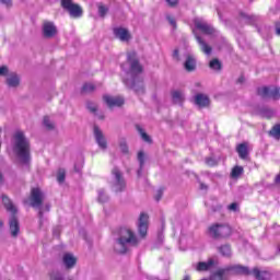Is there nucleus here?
<instances>
[{
  "label": "nucleus",
  "instance_id": "obj_52",
  "mask_svg": "<svg viewBox=\"0 0 280 280\" xmlns=\"http://www.w3.org/2000/svg\"><path fill=\"white\" fill-rule=\"evenodd\" d=\"M51 210V205H49V203H46L45 206H44V208H43V211L45 212V211H50Z\"/></svg>",
  "mask_w": 280,
  "mask_h": 280
},
{
  "label": "nucleus",
  "instance_id": "obj_17",
  "mask_svg": "<svg viewBox=\"0 0 280 280\" xmlns=\"http://www.w3.org/2000/svg\"><path fill=\"white\" fill-rule=\"evenodd\" d=\"M215 266V260L213 258H209L208 261H200L196 266L197 272H207V270H211Z\"/></svg>",
  "mask_w": 280,
  "mask_h": 280
},
{
  "label": "nucleus",
  "instance_id": "obj_9",
  "mask_svg": "<svg viewBox=\"0 0 280 280\" xmlns=\"http://www.w3.org/2000/svg\"><path fill=\"white\" fill-rule=\"evenodd\" d=\"M257 95L262 100H280V89L279 88H269V86H261L257 88Z\"/></svg>",
  "mask_w": 280,
  "mask_h": 280
},
{
  "label": "nucleus",
  "instance_id": "obj_10",
  "mask_svg": "<svg viewBox=\"0 0 280 280\" xmlns=\"http://www.w3.org/2000/svg\"><path fill=\"white\" fill-rule=\"evenodd\" d=\"M192 23L196 30H199V32H201L202 34H206V36H211V34L215 33V30L213 28V26L207 23V21H205V19L202 18H195L192 20Z\"/></svg>",
  "mask_w": 280,
  "mask_h": 280
},
{
  "label": "nucleus",
  "instance_id": "obj_26",
  "mask_svg": "<svg viewBox=\"0 0 280 280\" xmlns=\"http://www.w3.org/2000/svg\"><path fill=\"white\" fill-rule=\"evenodd\" d=\"M109 200H110V197L108 196V194H106V189L101 188L97 190V202H100L101 205H104Z\"/></svg>",
  "mask_w": 280,
  "mask_h": 280
},
{
  "label": "nucleus",
  "instance_id": "obj_13",
  "mask_svg": "<svg viewBox=\"0 0 280 280\" xmlns=\"http://www.w3.org/2000/svg\"><path fill=\"white\" fill-rule=\"evenodd\" d=\"M103 100L105 104H107L108 108H115V107H121L124 106V97L121 96H110V95H104Z\"/></svg>",
  "mask_w": 280,
  "mask_h": 280
},
{
  "label": "nucleus",
  "instance_id": "obj_36",
  "mask_svg": "<svg viewBox=\"0 0 280 280\" xmlns=\"http://www.w3.org/2000/svg\"><path fill=\"white\" fill-rule=\"evenodd\" d=\"M86 108L90 110V113H93V115H97V105L91 101L86 103Z\"/></svg>",
  "mask_w": 280,
  "mask_h": 280
},
{
  "label": "nucleus",
  "instance_id": "obj_1",
  "mask_svg": "<svg viewBox=\"0 0 280 280\" xmlns=\"http://www.w3.org/2000/svg\"><path fill=\"white\" fill-rule=\"evenodd\" d=\"M148 214L140 213L138 219V235L130 228H119L113 233V240L118 246H139L148 237Z\"/></svg>",
  "mask_w": 280,
  "mask_h": 280
},
{
  "label": "nucleus",
  "instance_id": "obj_57",
  "mask_svg": "<svg viewBox=\"0 0 280 280\" xmlns=\"http://www.w3.org/2000/svg\"><path fill=\"white\" fill-rule=\"evenodd\" d=\"M74 172H80V167L78 166V164H74Z\"/></svg>",
  "mask_w": 280,
  "mask_h": 280
},
{
  "label": "nucleus",
  "instance_id": "obj_62",
  "mask_svg": "<svg viewBox=\"0 0 280 280\" xmlns=\"http://www.w3.org/2000/svg\"><path fill=\"white\" fill-rule=\"evenodd\" d=\"M278 252L280 253V246L278 247Z\"/></svg>",
  "mask_w": 280,
  "mask_h": 280
},
{
  "label": "nucleus",
  "instance_id": "obj_8",
  "mask_svg": "<svg viewBox=\"0 0 280 280\" xmlns=\"http://www.w3.org/2000/svg\"><path fill=\"white\" fill-rule=\"evenodd\" d=\"M112 175L114 176V182L112 184V189L115 194H119L126 189V179L124 178V174L117 167H114L112 171Z\"/></svg>",
  "mask_w": 280,
  "mask_h": 280
},
{
  "label": "nucleus",
  "instance_id": "obj_50",
  "mask_svg": "<svg viewBox=\"0 0 280 280\" xmlns=\"http://www.w3.org/2000/svg\"><path fill=\"white\" fill-rule=\"evenodd\" d=\"M173 58H176L177 60H180L178 49H175V50L173 51Z\"/></svg>",
  "mask_w": 280,
  "mask_h": 280
},
{
  "label": "nucleus",
  "instance_id": "obj_7",
  "mask_svg": "<svg viewBox=\"0 0 280 280\" xmlns=\"http://www.w3.org/2000/svg\"><path fill=\"white\" fill-rule=\"evenodd\" d=\"M61 8L70 14L71 19H82L84 14L82 7L73 3V0H61Z\"/></svg>",
  "mask_w": 280,
  "mask_h": 280
},
{
  "label": "nucleus",
  "instance_id": "obj_3",
  "mask_svg": "<svg viewBox=\"0 0 280 280\" xmlns=\"http://www.w3.org/2000/svg\"><path fill=\"white\" fill-rule=\"evenodd\" d=\"M13 152L22 165L32 163V143L23 131L13 135Z\"/></svg>",
  "mask_w": 280,
  "mask_h": 280
},
{
  "label": "nucleus",
  "instance_id": "obj_59",
  "mask_svg": "<svg viewBox=\"0 0 280 280\" xmlns=\"http://www.w3.org/2000/svg\"><path fill=\"white\" fill-rule=\"evenodd\" d=\"M183 280H191V278L186 275Z\"/></svg>",
  "mask_w": 280,
  "mask_h": 280
},
{
  "label": "nucleus",
  "instance_id": "obj_28",
  "mask_svg": "<svg viewBox=\"0 0 280 280\" xmlns=\"http://www.w3.org/2000/svg\"><path fill=\"white\" fill-rule=\"evenodd\" d=\"M136 130L139 132L141 139L145 141V143H152V138L145 133V130L141 128V126L137 125Z\"/></svg>",
  "mask_w": 280,
  "mask_h": 280
},
{
  "label": "nucleus",
  "instance_id": "obj_40",
  "mask_svg": "<svg viewBox=\"0 0 280 280\" xmlns=\"http://www.w3.org/2000/svg\"><path fill=\"white\" fill-rule=\"evenodd\" d=\"M206 164H208L209 167H215V165H218V160L214 158H206Z\"/></svg>",
  "mask_w": 280,
  "mask_h": 280
},
{
  "label": "nucleus",
  "instance_id": "obj_4",
  "mask_svg": "<svg viewBox=\"0 0 280 280\" xmlns=\"http://www.w3.org/2000/svg\"><path fill=\"white\" fill-rule=\"evenodd\" d=\"M1 200L4 209L11 213L9 218V229L12 237H16L19 235V232L21 231V226L19 224V217H16V213H19V209H16L15 205L12 202L10 197L8 195H1Z\"/></svg>",
  "mask_w": 280,
  "mask_h": 280
},
{
  "label": "nucleus",
  "instance_id": "obj_48",
  "mask_svg": "<svg viewBox=\"0 0 280 280\" xmlns=\"http://www.w3.org/2000/svg\"><path fill=\"white\" fill-rule=\"evenodd\" d=\"M170 8H176L178 0H165Z\"/></svg>",
  "mask_w": 280,
  "mask_h": 280
},
{
  "label": "nucleus",
  "instance_id": "obj_60",
  "mask_svg": "<svg viewBox=\"0 0 280 280\" xmlns=\"http://www.w3.org/2000/svg\"><path fill=\"white\" fill-rule=\"evenodd\" d=\"M258 33L261 34V28H258Z\"/></svg>",
  "mask_w": 280,
  "mask_h": 280
},
{
  "label": "nucleus",
  "instance_id": "obj_30",
  "mask_svg": "<svg viewBox=\"0 0 280 280\" xmlns=\"http://www.w3.org/2000/svg\"><path fill=\"white\" fill-rule=\"evenodd\" d=\"M118 145H119L120 151L122 152V154H128L129 148H128V142L126 141V138H120L118 140Z\"/></svg>",
  "mask_w": 280,
  "mask_h": 280
},
{
  "label": "nucleus",
  "instance_id": "obj_35",
  "mask_svg": "<svg viewBox=\"0 0 280 280\" xmlns=\"http://www.w3.org/2000/svg\"><path fill=\"white\" fill-rule=\"evenodd\" d=\"M65 178H67V172L65 171V168H59L57 173L58 183H65Z\"/></svg>",
  "mask_w": 280,
  "mask_h": 280
},
{
  "label": "nucleus",
  "instance_id": "obj_39",
  "mask_svg": "<svg viewBox=\"0 0 280 280\" xmlns=\"http://www.w3.org/2000/svg\"><path fill=\"white\" fill-rule=\"evenodd\" d=\"M130 249L128 248V246H117L115 247V253H117V255H126V253H128Z\"/></svg>",
  "mask_w": 280,
  "mask_h": 280
},
{
  "label": "nucleus",
  "instance_id": "obj_51",
  "mask_svg": "<svg viewBox=\"0 0 280 280\" xmlns=\"http://www.w3.org/2000/svg\"><path fill=\"white\" fill-rule=\"evenodd\" d=\"M276 34L280 36V22H276Z\"/></svg>",
  "mask_w": 280,
  "mask_h": 280
},
{
  "label": "nucleus",
  "instance_id": "obj_23",
  "mask_svg": "<svg viewBox=\"0 0 280 280\" xmlns=\"http://www.w3.org/2000/svg\"><path fill=\"white\" fill-rule=\"evenodd\" d=\"M138 162H139V168L137 171L138 178H141L143 174V167L145 166V153L143 151H140L138 153Z\"/></svg>",
  "mask_w": 280,
  "mask_h": 280
},
{
  "label": "nucleus",
  "instance_id": "obj_18",
  "mask_svg": "<svg viewBox=\"0 0 280 280\" xmlns=\"http://www.w3.org/2000/svg\"><path fill=\"white\" fill-rule=\"evenodd\" d=\"M256 115L264 117L265 119H271L275 116V110L268 106H258L256 108Z\"/></svg>",
  "mask_w": 280,
  "mask_h": 280
},
{
  "label": "nucleus",
  "instance_id": "obj_5",
  "mask_svg": "<svg viewBox=\"0 0 280 280\" xmlns=\"http://www.w3.org/2000/svg\"><path fill=\"white\" fill-rule=\"evenodd\" d=\"M43 202H45V192L39 187H34L31 189L30 206L33 209H38L37 218L39 220V229H43L46 220L43 211Z\"/></svg>",
  "mask_w": 280,
  "mask_h": 280
},
{
  "label": "nucleus",
  "instance_id": "obj_58",
  "mask_svg": "<svg viewBox=\"0 0 280 280\" xmlns=\"http://www.w3.org/2000/svg\"><path fill=\"white\" fill-rule=\"evenodd\" d=\"M179 250H182V253H185V250H187V247H179Z\"/></svg>",
  "mask_w": 280,
  "mask_h": 280
},
{
  "label": "nucleus",
  "instance_id": "obj_41",
  "mask_svg": "<svg viewBox=\"0 0 280 280\" xmlns=\"http://www.w3.org/2000/svg\"><path fill=\"white\" fill-rule=\"evenodd\" d=\"M228 210L237 213V211H240V205L237 202H232L228 206Z\"/></svg>",
  "mask_w": 280,
  "mask_h": 280
},
{
  "label": "nucleus",
  "instance_id": "obj_53",
  "mask_svg": "<svg viewBox=\"0 0 280 280\" xmlns=\"http://www.w3.org/2000/svg\"><path fill=\"white\" fill-rule=\"evenodd\" d=\"M200 189L207 190V189H209V186H207L205 183H200Z\"/></svg>",
  "mask_w": 280,
  "mask_h": 280
},
{
  "label": "nucleus",
  "instance_id": "obj_6",
  "mask_svg": "<svg viewBox=\"0 0 280 280\" xmlns=\"http://www.w3.org/2000/svg\"><path fill=\"white\" fill-rule=\"evenodd\" d=\"M232 233L233 228L229 223H213L208 229V235L212 240H226V237H231Z\"/></svg>",
  "mask_w": 280,
  "mask_h": 280
},
{
  "label": "nucleus",
  "instance_id": "obj_2",
  "mask_svg": "<svg viewBox=\"0 0 280 280\" xmlns=\"http://www.w3.org/2000/svg\"><path fill=\"white\" fill-rule=\"evenodd\" d=\"M120 67L126 75H129V78L122 80L125 86L135 91L137 95H143V93H145L143 77H141V73H143V66L139 61L137 52H128L127 62L122 63Z\"/></svg>",
  "mask_w": 280,
  "mask_h": 280
},
{
  "label": "nucleus",
  "instance_id": "obj_54",
  "mask_svg": "<svg viewBox=\"0 0 280 280\" xmlns=\"http://www.w3.org/2000/svg\"><path fill=\"white\" fill-rule=\"evenodd\" d=\"M236 82H237V84H244V82H245L244 77H240Z\"/></svg>",
  "mask_w": 280,
  "mask_h": 280
},
{
  "label": "nucleus",
  "instance_id": "obj_24",
  "mask_svg": "<svg viewBox=\"0 0 280 280\" xmlns=\"http://www.w3.org/2000/svg\"><path fill=\"white\" fill-rule=\"evenodd\" d=\"M7 84L11 89H16V86L21 84V79H19V75L16 73H12L7 78Z\"/></svg>",
  "mask_w": 280,
  "mask_h": 280
},
{
  "label": "nucleus",
  "instance_id": "obj_25",
  "mask_svg": "<svg viewBox=\"0 0 280 280\" xmlns=\"http://www.w3.org/2000/svg\"><path fill=\"white\" fill-rule=\"evenodd\" d=\"M172 100L173 104H178L179 106H183V102H185V95L180 91H173Z\"/></svg>",
  "mask_w": 280,
  "mask_h": 280
},
{
  "label": "nucleus",
  "instance_id": "obj_29",
  "mask_svg": "<svg viewBox=\"0 0 280 280\" xmlns=\"http://www.w3.org/2000/svg\"><path fill=\"white\" fill-rule=\"evenodd\" d=\"M244 174V167L242 166H234L231 172L232 178H240Z\"/></svg>",
  "mask_w": 280,
  "mask_h": 280
},
{
  "label": "nucleus",
  "instance_id": "obj_34",
  "mask_svg": "<svg viewBox=\"0 0 280 280\" xmlns=\"http://www.w3.org/2000/svg\"><path fill=\"white\" fill-rule=\"evenodd\" d=\"M155 243L158 245L165 244V234H163V229L158 231Z\"/></svg>",
  "mask_w": 280,
  "mask_h": 280
},
{
  "label": "nucleus",
  "instance_id": "obj_61",
  "mask_svg": "<svg viewBox=\"0 0 280 280\" xmlns=\"http://www.w3.org/2000/svg\"><path fill=\"white\" fill-rule=\"evenodd\" d=\"M273 229H277V224H273Z\"/></svg>",
  "mask_w": 280,
  "mask_h": 280
},
{
  "label": "nucleus",
  "instance_id": "obj_11",
  "mask_svg": "<svg viewBox=\"0 0 280 280\" xmlns=\"http://www.w3.org/2000/svg\"><path fill=\"white\" fill-rule=\"evenodd\" d=\"M42 34L44 38H54L58 34V27L54 22L45 21L42 26Z\"/></svg>",
  "mask_w": 280,
  "mask_h": 280
},
{
  "label": "nucleus",
  "instance_id": "obj_44",
  "mask_svg": "<svg viewBox=\"0 0 280 280\" xmlns=\"http://www.w3.org/2000/svg\"><path fill=\"white\" fill-rule=\"evenodd\" d=\"M9 73L8 66H1L0 67V75L5 77Z\"/></svg>",
  "mask_w": 280,
  "mask_h": 280
},
{
  "label": "nucleus",
  "instance_id": "obj_42",
  "mask_svg": "<svg viewBox=\"0 0 280 280\" xmlns=\"http://www.w3.org/2000/svg\"><path fill=\"white\" fill-rule=\"evenodd\" d=\"M62 232V226L60 225H56L54 229H52V235L54 237H60V233Z\"/></svg>",
  "mask_w": 280,
  "mask_h": 280
},
{
  "label": "nucleus",
  "instance_id": "obj_12",
  "mask_svg": "<svg viewBox=\"0 0 280 280\" xmlns=\"http://www.w3.org/2000/svg\"><path fill=\"white\" fill-rule=\"evenodd\" d=\"M94 139L101 150L108 149L106 137H104V132H102V129H100L98 126H94Z\"/></svg>",
  "mask_w": 280,
  "mask_h": 280
},
{
  "label": "nucleus",
  "instance_id": "obj_16",
  "mask_svg": "<svg viewBox=\"0 0 280 280\" xmlns=\"http://www.w3.org/2000/svg\"><path fill=\"white\" fill-rule=\"evenodd\" d=\"M113 32L115 38H118L119 40H121V43H127V40H130V32H128L127 28L115 27Z\"/></svg>",
  "mask_w": 280,
  "mask_h": 280
},
{
  "label": "nucleus",
  "instance_id": "obj_32",
  "mask_svg": "<svg viewBox=\"0 0 280 280\" xmlns=\"http://www.w3.org/2000/svg\"><path fill=\"white\" fill-rule=\"evenodd\" d=\"M219 253L222 255V257H231V255H233L230 246L219 247Z\"/></svg>",
  "mask_w": 280,
  "mask_h": 280
},
{
  "label": "nucleus",
  "instance_id": "obj_45",
  "mask_svg": "<svg viewBox=\"0 0 280 280\" xmlns=\"http://www.w3.org/2000/svg\"><path fill=\"white\" fill-rule=\"evenodd\" d=\"M210 209L212 213H218V211H222V206L221 205L211 206Z\"/></svg>",
  "mask_w": 280,
  "mask_h": 280
},
{
  "label": "nucleus",
  "instance_id": "obj_38",
  "mask_svg": "<svg viewBox=\"0 0 280 280\" xmlns=\"http://www.w3.org/2000/svg\"><path fill=\"white\" fill-rule=\"evenodd\" d=\"M43 125L45 126V128H47V130H54V122H51L49 116L44 117Z\"/></svg>",
  "mask_w": 280,
  "mask_h": 280
},
{
  "label": "nucleus",
  "instance_id": "obj_27",
  "mask_svg": "<svg viewBox=\"0 0 280 280\" xmlns=\"http://www.w3.org/2000/svg\"><path fill=\"white\" fill-rule=\"evenodd\" d=\"M209 67L212 69V71H222V61H220L218 58H214L210 60Z\"/></svg>",
  "mask_w": 280,
  "mask_h": 280
},
{
  "label": "nucleus",
  "instance_id": "obj_21",
  "mask_svg": "<svg viewBox=\"0 0 280 280\" xmlns=\"http://www.w3.org/2000/svg\"><path fill=\"white\" fill-rule=\"evenodd\" d=\"M236 152L240 156V159H242V161H246L248 160V143L246 142H243V143H240L237 147H236Z\"/></svg>",
  "mask_w": 280,
  "mask_h": 280
},
{
  "label": "nucleus",
  "instance_id": "obj_33",
  "mask_svg": "<svg viewBox=\"0 0 280 280\" xmlns=\"http://www.w3.org/2000/svg\"><path fill=\"white\" fill-rule=\"evenodd\" d=\"M93 91H95V84L93 83H84L82 89H81V93H93Z\"/></svg>",
  "mask_w": 280,
  "mask_h": 280
},
{
  "label": "nucleus",
  "instance_id": "obj_56",
  "mask_svg": "<svg viewBox=\"0 0 280 280\" xmlns=\"http://www.w3.org/2000/svg\"><path fill=\"white\" fill-rule=\"evenodd\" d=\"M80 235H83V237H86V232L84 230H81Z\"/></svg>",
  "mask_w": 280,
  "mask_h": 280
},
{
  "label": "nucleus",
  "instance_id": "obj_19",
  "mask_svg": "<svg viewBox=\"0 0 280 280\" xmlns=\"http://www.w3.org/2000/svg\"><path fill=\"white\" fill-rule=\"evenodd\" d=\"M196 40L201 49V51L203 54H206V56H211L213 48L211 46H209V44H207V42H205V39H202L200 37V35L195 34Z\"/></svg>",
  "mask_w": 280,
  "mask_h": 280
},
{
  "label": "nucleus",
  "instance_id": "obj_20",
  "mask_svg": "<svg viewBox=\"0 0 280 280\" xmlns=\"http://www.w3.org/2000/svg\"><path fill=\"white\" fill-rule=\"evenodd\" d=\"M195 104L199 108H207L210 104L209 96H207L205 94H197L195 96Z\"/></svg>",
  "mask_w": 280,
  "mask_h": 280
},
{
  "label": "nucleus",
  "instance_id": "obj_47",
  "mask_svg": "<svg viewBox=\"0 0 280 280\" xmlns=\"http://www.w3.org/2000/svg\"><path fill=\"white\" fill-rule=\"evenodd\" d=\"M166 19H167L170 25H172V27H174V30H176V20L172 16H167Z\"/></svg>",
  "mask_w": 280,
  "mask_h": 280
},
{
  "label": "nucleus",
  "instance_id": "obj_49",
  "mask_svg": "<svg viewBox=\"0 0 280 280\" xmlns=\"http://www.w3.org/2000/svg\"><path fill=\"white\" fill-rule=\"evenodd\" d=\"M0 3H2V5H7V8H10L12 5V0H0Z\"/></svg>",
  "mask_w": 280,
  "mask_h": 280
},
{
  "label": "nucleus",
  "instance_id": "obj_15",
  "mask_svg": "<svg viewBox=\"0 0 280 280\" xmlns=\"http://www.w3.org/2000/svg\"><path fill=\"white\" fill-rule=\"evenodd\" d=\"M260 20L261 18L255 14H248L244 12L240 13V21L242 23H245V25H257V23H259Z\"/></svg>",
  "mask_w": 280,
  "mask_h": 280
},
{
  "label": "nucleus",
  "instance_id": "obj_63",
  "mask_svg": "<svg viewBox=\"0 0 280 280\" xmlns=\"http://www.w3.org/2000/svg\"><path fill=\"white\" fill-rule=\"evenodd\" d=\"M0 150H1V141H0Z\"/></svg>",
  "mask_w": 280,
  "mask_h": 280
},
{
  "label": "nucleus",
  "instance_id": "obj_46",
  "mask_svg": "<svg viewBox=\"0 0 280 280\" xmlns=\"http://www.w3.org/2000/svg\"><path fill=\"white\" fill-rule=\"evenodd\" d=\"M163 188H160L155 195V200L156 202H159L161 200V198H163Z\"/></svg>",
  "mask_w": 280,
  "mask_h": 280
},
{
  "label": "nucleus",
  "instance_id": "obj_31",
  "mask_svg": "<svg viewBox=\"0 0 280 280\" xmlns=\"http://www.w3.org/2000/svg\"><path fill=\"white\" fill-rule=\"evenodd\" d=\"M270 137L273 139H280V124H276L269 131Z\"/></svg>",
  "mask_w": 280,
  "mask_h": 280
},
{
  "label": "nucleus",
  "instance_id": "obj_22",
  "mask_svg": "<svg viewBox=\"0 0 280 280\" xmlns=\"http://www.w3.org/2000/svg\"><path fill=\"white\" fill-rule=\"evenodd\" d=\"M184 69L188 73L196 71V58H194V56L187 55L186 60L184 62Z\"/></svg>",
  "mask_w": 280,
  "mask_h": 280
},
{
  "label": "nucleus",
  "instance_id": "obj_55",
  "mask_svg": "<svg viewBox=\"0 0 280 280\" xmlns=\"http://www.w3.org/2000/svg\"><path fill=\"white\" fill-rule=\"evenodd\" d=\"M3 233V220L0 219V235Z\"/></svg>",
  "mask_w": 280,
  "mask_h": 280
},
{
  "label": "nucleus",
  "instance_id": "obj_37",
  "mask_svg": "<svg viewBox=\"0 0 280 280\" xmlns=\"http://www.w3.org/2000/svg\"><path fill=\"white\" fill-rule=\"evenodd\" d=\"M106 14H108V7L100 4L98 5V16H101V19H104V16H106Z\"/></svg>",
  "mask_w": 280,
  "mask_h": 280
},
{
  "label": "nucleus",
  "instance_id": "obj_14",
  "mask_svg": "<svg viewBox=\"0 0 280 280\" xmlns=\"http://www.w3.org/2000/svg\"><path fill=\"white\" fill-rule=\"evenodd\" d=\"M62 264L67 270H71L75 268V264H78V257L71 253H65L62 255Z\"/></svg>",
  "mask_w": 280,
  "mask_h": 280
},
{
  "label": "nucleus",
  "instance_id": "obj_43",
  "mask_svg": "<svg viewBox=\"0 0 280 280\" xmlns=\"http://www.w3.org/2000/svg\"><path fill=\"white\" fill-rule=\"evenodd\" d=\"M50 279L51 280H65V278L62 277V273H60V272H52L50 275Z\"/></svg>",
  "mask_w": 280,
  "mask_h": 280
}]
</instances>
